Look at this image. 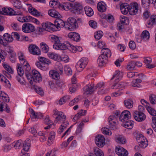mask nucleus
<instances>
[{
	"label": "nucleus",
	"instance_id": "f257e3e1",
	"mask_svg": "<svg viewBox=\"0 0 156 156\" xmlns=\"http://www.w3.org/2000/svg\"><path fill=\"white\" fill-rule=\"evenodd\" d=\"M13 15H17L16 17L17 20L22 23L30 22L33 23L38 25L40 24V22L37 19L30 16H24L22 14V12L20 11L15 12V13Z\"/></svg>",
	"mask_w": 156,
	"mask_h": 156
},
{
	"label": "nucleus",
	"instance_id": "f03ea898",
	"mask_svg": "<svg viewBox=\"0 0 156 156\" xmlns=\"http://www.w3.org/2000/svg\"><path fill=\"white\" fill-rule=\"evenodd\" d=\"M51 41L54 43L53 45L54 49L58 50H62L66 47L65 44L62 43L60 41L59 38L56 35H52L51 37Z\"/></svg>",
	"mask_w": 156,
	"mask_h": 156
},
{
	"label": "nucleus",
	"instance_id": "7ed1b4c3",
	"mask_svg": "<svg viewBox=\"0 0 156 156\" xmlns=\"http://www.w3.org/2000/svg\"><path fill=\"white\" fill-rule=\"evenodd\" d=\"M18 57L20 63L23 65L24 69L27 71H29L30 69V67L26 60L24 54L22 52L20 51L18 53Z\"/></svg>",
	"mask_w": 156,
	"mask_h": 156
},
{
	"label": "nucleus",
	"instance_id": "20e7f679",
	"mask_svg": "<svg viewBox=\"0 0 156 156\" xmlns=\"http://www.w3.org/2000/svg\"><path fill=\"white\" fill-rule=\"evenodd\" d=\"M83 11V6L81 3L75 2L72 4L71 12L73 13L80 14Z\"/></svg>",
	"mask_w": 156,
	"mask_h": 156
},
{
	"label": "nucleus",
	"instance_id": "39448f33",
	"mask_svg": "<svg viewBox=\"0 0 156 156\" xmlns=\"http://www.w3.org/2000/svg\"><path fill=\"white\" fill-rule=\"evenodd\" d=\"M66 29L71 31L78 27V25L76 20L73 17L69 18L68 19V22L66 23Z\"/></svg>",
	"mask_w": 156,
	"mask_h": 156
},
{
	"label": "nucleus",
	"instance_id": "423d86ee",
	"mask_svg": "<svg viewBox=\"0 0 156 156\" xmlns=\"http://www.w3.org/2000/svg\"><path fill=\"white\" fill-rule=\"evenodd\" d=\"M94 85V83L91 82L84 87L83 94L85 96L91 94L96 90Z\"/></svg>",
	"mask_w": 156,
	"mask_h": 156
},
{
	"label": "nucleus",
	"instance_id": "0eeeda50",
	"mask_svg": "<svg viewBox=\"0 0 156 156\" xmlns=\"http://www.w3.org/2000/svg\"><path fill=\"white\" fill-rule=\"evenodd\" d=\"M88 62V58L86 57H83L78 62L76 67L78 69V71H81L86 67Z\"/></svg>",
	"mask_w": 156,
	"mask_h": 156
},
{
	"label": "nucleus",
	"instance_id": "6e6552de",
	"mask_svg": "<svg viewBox=\"0 0 156 156\" xmlns=\"http://www.w3.org/2000/svg\"><path fill=\"white\" fill-rule=\"evenodd\" d=\"M129 13L133 15H136L139 10V5L136 2L131 3L129 5Z\"/></svg>",
	"mask_w": 156,
	"mask_h": 156
},
{
	"label": "nucleus",
	"instance_id": "1a4fd4ad",
	"mask_svg": "<svg viewBox=\"0 0 156 156\" xmlns=\"http://www.w3.org/2000/svg\"><path fill=\"white\" fill-rule=\"evenodd\" d=\"M42 27L47 31H56V27L54 24L50 22H47L45 23H43L42 24Z\"/></svg>",
	"mask_w": 156,
	"mask_h": 156
},
{
	"label": "nucleus",
	"instance_id": "9d476101",
	"mask_svg": "<svg viewBox=\"0 0 156 156\" xmlns=\"http://www.w3.org/2000/svg\"><path fill=\"white\" fill-rule=\"evenodd\" d=\"M105 141V138L103 135H99L96 137L95 142L99 147H102L104 146Z\"/></svg>",
	"mask_w": 156,
	"mask_h": 156
},
{
	"label": "nucleus",
	"instance_id": "9b49d317",
	"mask_svg": "<svg viewBox=\"0 0 156 156\" xmlns=\"http://www.w3.org/2000/svg\"><path fill=\"white\" fill-rule=\"evenodd\" d=\"M35 30L34 27L29 23H25L23 24L22 30L24 33H29L34 31Z\"/></svg>",
	"mask_w": 156,
	"mask_h": 156
},
{
	"label": "nucleus",
	"instance_id": "f8f14e48",
	"mask_svg": "<svg viewBox=\"0 0 156 156\" xmlns=\"http://www.w3.org/2000/svg\"><path fill=\"white\" fill-rule=\"evenodd\" d=\"M28 49L30 52L33 55H39L40 54V50L39 47L35 44L30 45L29 46Z\"/></svg>",
	"mask_w": 156,
	"mask_h": 156
},
{
	"label": "nucleus",
	"instance_id": "ddd939ff",
	"mask_svg": "<svg viewBox=\"0 0 156 156\" xmlns=\"http://www.w3.org/2000/svg\"><path fill=\"white\" fill-rule=\"evenodd\" d=\"M134 118L138 122H142L146 119V116L143 112L136 111L133 113Z\"/></svg>",
	"mask_w": 156,
	"mask_h": 156
},
{
	"label": "nucleus",
	"instance_id": "4468645a",
	"mask_svg": "<svg viewBox=\"0 0 156 156\" xmlns=\"http://www.w3.org/2000/svg\"><path fill=\"white\" fill-rule=\"evenodd\" d=\"M110 128L112 129L116 128L117 123V117H115L114 115H111L108 119Z\"/></svg>",
	"mask_w": 156,
	"mask_h": 156
},
{
	"label": "nucleus",
	"instance_id": "2eb2a0df",
	"mask_svg": "<svg viewBox=\"0 0 156 156\" xmlns=\"http://www.w3.org/2000/svg\"><path fill=\"white\" fill-rule=\"evenodd\" d=\"M116 153L119 156H127L128 152L123 147L118 146L115 148Z\"/></svg>",
	"mask_w": 156,
	"mask_h": 156
},
{
	"label": "nucleus",
	"instance_id": "dca6fc26",
	"mask_svg": "<svg viewBox=\"0 0 156 156\" xmlns=\"http://www.w3.org/2000/svg\"><path fill=\"white\" fill-rule=\"evenodd\" d=\"M131 116L130 112L128 110H125L123 111L121 114L119 119L122 122H125L129 119Z\"/></svg>",
	"mask_w": 156,
	"mask_h": 156
},
{
	"label": "nucleus",
	"instance_id": "f3484780",
	"mask_svg": "<svg viewBox=\"0 0 156 156\" xmlns=\"http://www.w3.org/2000/svg\"><path fill=\"white\" fill-rule=\"evenodd\" d=\"M137 140H140V146L143 148L146 147L148 145V142L146 138L143 137L141 135H137L136 138Z\"/></svg>",
	"mask_w": 156,
	"mask_h": 156
},
{
	"label": "nucleus",
	"instance_id": "a211bd4d",
	"mask_svg": "<svg viewBox=\"0 0 156 156\" xmlns=\"http://www.w3.org/2000/svg\"><path fill=\"white\" fill-rule=\"evenodd\" d=\"M66 23L65 22L61 19H57L55 21V25L56 27V31L59 30L60 27H64L66 28Z\"/></svg>",
	"mask_w": 156,
	"mask_h": 156
},
{
	"label": "nucleus",
	"instance_id": "6ab92c4d",
	"mask_svg": "<svg viewBox=\"0 0 156 156\" xmlns=\"http://www.w3.org/2000/svg\"><path fill=\"white\" fill-rule=\"evenodd\" d=\"M33 75L34 82L39 83L41 81L42 78L39 72L36 70H33L32 73Z\"/></svg>",
	"mask_w": 156,
	"mask_h": 156
},
{
	"label": "nucleus",
	"instance_id": "aec40b11",
	"mask_svg": "<svg viewBox=\"0 0 156 156\" xmlns=\"http://www.w3.org/2000/svg\"><path fill=\"white\" fill-rule=\"evenodd\" d=\"M15 11L11 8L5 7H3L1 14L4 15H8L10 16L13 15Z\"/></svg>",
	"mask_w": 156,
	"mask_h": 156
},
{
	"label": "nucleus",
	"instance_id": "412c9836",
	"mask_svg": "<svg viewBox=\"0 0 156 156\" xmlns=\"http://www.w3.org/2000/svg\"><path fill=\"white\" fill-rule=\"evenodd\" d=\"M106 56L101 55L98 57L97 60V62L100 66H103L105 65L108 60Z\"/></svg>",
	"mask_w": 156,
	"mask_h": 156
},
{
	"label": "nucleus",
	"instance_id": "4be33fe9",
	"mask_svg": "<svg viewBox=\"0 0 156 156\" xmlns=\"http://www.w3.org/2000/svg\"><path fill=\"white\" fill-rule=\"evenodd\" d=\"M144 62L146 65V68L151 69L155 67V65L154 64H151L152 62V59L149 57H144Z\"/></svg>",
	"mask_w": 156,
	"mask_h": 156
},
{
	"label": "nucleus",
	"instance_id": "5701e85b",
	"mask_svg": "<svg viewBox=\"0 0 156 156\" xmlns=\"http://www.w3.org/2000/svg\"><path fill=\"white\" fill-rule=\"evenodd\" d=\"M129 5L126 3H124L120 5V9L122 13L124 14H126L129 12Z\"/></svg>",
	"mask_w": 156,
	"mask_h": 156
},
{
	"label": "nucleus",
	"instance_id": "b1692460",
	"mask_svg": "<svg viewBox=\"0 0 156 156\" xmlns=\"http://www.w3.org/2000/svg\"><path fill=\"white\" fill-rule=\"evenodd\" d=\"M156 24V16L152 15L149 21L147 22L146 26L148 28L152 27L153 26Z\"/></svg>",
	"mask_w": 156,
	"mask_h": 156
},
{
	"label": "nucleus",
	"instance_id": "393cba45",
	"mask_svg": "<svg viewBox=\"0 0 156 156\" xmlns=\"http://www.w3.org/2000/svg\"><path fill=\"white\" fill-rule=\"evenodd\" d=\"M61 114L58 115L55 118L53 125H55L56 123H60L61 122L63 121L66 119V116L63 112H61Z\"/></svg>",
	"mask_w": 156,
	"mask_h": 156
},
{
	"label": "nucleus",
	"instance_id": "a878e982",
	"mask_svg": "<svg viewBox=\"0 0 156 156\" xmlns=\"http://www.w3.org/2000/svg\"><path fill=\"white\" fill-rule=\"evenodd\" d=\"M68 37L69 38L76 41H80V35L78 33L75 32H71L68 34Z\"/></svg>",
	"mask_w": 156,
	"mask_h": 156
},
{
	"label": "nucleus",
	"instance_id": "bb28decb",
	"mask_svg": "<svg viewBox=\"0 0 156 156\" xmlns=\"http://www.w3.org/2000/svg\"><path fill=\"white\" fill-rule=\"evenodd\" d=\"M126 84L124 83L120 82L115 83L112 86V88L113 89H118L119 91L122 90L125 86Z\"/></svg>",
	"mask_w": 156,
	"mask_h": 156
},
{
	"label": "nucleus",
	"instance_id": "cd10ccee",
	"mask_svg": "<svg viewBox=\"0 0 156 156\" xmlns=\"http://www.w3.org/2000/svg\"><path fill=\"white\" fill-rule=\"evenodd\" d=\"M61 8L63 9L64 10L68 11L70 10L71 12L72 4L69 2L64 3L60 5Z\"/></svg>",
	"mask_w": 156,
	"mask_h": 156
},
{
	"label": "nucleus",
	"instance_id": "c85d7f7f",
	"mask_svg": "<svg viewBox=\"0 0 156 156\" xmlns=\"http://www.w3.org/2000/svg\"><path fill=\"white\" fill-rule=\"evenodd\" d=\"M16 68L18 75L20 76H23L24 73V71L27 72L29 71L24 70L23 67H22V66L20 63L17 64Z\"/></svg>",
	"mask_w": 156,
	"mask_h": 156
},
{
	"label": "nucleus",
	"instance_id": "c756f323",
	"mask_svg": "<svg viewBox=\"0 0 156 156\" xmlns=\"http://www.w3.org/2000/svg\"><path fill=\"white\" fill-rule=\"evenodd\" d=\"M142 80L139 79H136L133 80L131 83L130 86L133 87H140L141 86L140 83L141 82Z\"/></svg>",
	"mask_w": 156,
	"mask_h": 156
},
{
	"label": "nucleus",
	"instance_id": "7c9ffc66",
	"mask_svg": "<svg viewBox=\"0 0 156 156\" xmlns=\"http://www.w3.org/2000/svg\"><path fill=\"white\" fill-rule=\"evenodd\" d=\"M60 74L56 70H51L49 72L50 76L53 79L55 80H57L59 79Z\"/></svg>",
	"mask_w": 156,
	"mask_h": 156
},
{
	"label": "nucleus",
	"instance_id": "2f4dec72",
	"mask_svg": "<svg viewBox=\"0 0 156 156\" xmlns=\"http://www.w3.org/2000/svg\"><path fill=\"white\" fill-rule=\"evenodd\" d=\"M134 122L131 120H128L123 122V125L124 127L128 129H132L133 126Z\"/></svg>",
	"mask_w": 156,
	"mask_h": 156
},
{
	"label": "nucleus",
	"instance_id": "473e14b6",
	"mask_svg": "<svg viewBox=\"0 0 156 156\" xmlns=\"http://www.w3.org/2000/svg\"><path fill=\"white\" fill-rule=\"evenodd\" d=\"M101 55L104 56H106L108 58L111 55V52L110 50L108 48H103L101 51Z\"/></svg>",
	"mask_w": 156,
	"mask_h": 156
},
{
	"label": "nucleus",
	"instance_id": "72a5a7b5",
	"mask_svg": "<svg viewBox=\"0 0 156 156\" xmlns=\"http://www.w3.org/2000/svg\"><path fill=\"white\" fill-rule=\"evenodd\" d=\"M29 110L31 113V119L33 120V121H34V120H33L34 119H38L39 118L41 115L40 113L35 112L32 109H30Z\"/></svg>",
	"mask_w": 156,
	"mask_h": 156
},
{
	"label": "nucleus",
	"instance_id": "f704fd0d",
	"mask_svg": "<svg viewBox=\"0 0 156 156\" xmlns=\"http://www.w3.org/2000/svg\"><path fill=\"white\" fill-rule=\"evenodd\" d=\"M65 45L66 47L63 50H66L67 49H69L71 52L73 53H75L76 51L77 48L76 47H75L73 45H72L69 42H67L66 44H65Z\"/></svg>",
	"mask_w": 156,
	"mask_h": 156
},
{
	"label": "nucleus",
	"instance_id": "c9c22d12",
	"mask_svg": "<svg viewBox=\"0 0 156 156\" xmlns=\"http://www.w3.org/2000/svg\"><path fill=\"white\" fill-rule=\"evenodd\" d=\"M85 12L86 15L89 17L92 16L94 14V12L93 9L90 7L87 6L84 8Z\"/></svg>",
	"mask_w": 156,
	"mask_h": 156
},
{
	"label": "nucleus",
	"instance_id": "e433bc0d",
	"mask_svg": "<svg viewBox=\"0 0 156 156\" xmlns=\"http://www.w3.org/2000/svg\"><path fill=\"white\" fill-rule=\"evenodd\" d=\"M3 38L4 41L8 43L11 42L13 40L12 34L10 35L8 33L5 34L3 35Z\"/></svg>",
	"mask_w": 156,
	"mask_h": 156
},
{
	"label": "nucleus",
	"instance_id": "4c0bfd02",
	"mask_svg": "<svg viewBox=\"0 0 156 156\" xmlns=\"http://www.w3.org/2000/svg\"><path fill=\"white\" fill-rule=\"evenodd\" d=\"M125 106L128 109L132 108L133 105V101L129 99L125 100L123 102Z\"/></svg>",
	"mask_w": 156,
	"mask_h": 156
},
{
	"label": "nucleus",
	"instance_id": "58836bf2",
	"mask_svg": "<svg viewBox=\"0 0 156 156\" xmlns=\"http://www.w3.org/2000/svg\"><path fill=\"white\" fill-rule=\"evenodd\" d=\"M30 141L29 140H25L23 145V149L21 151V152H23V151L27 152L29 151V148L30 147Z\"/></svg>",
	"mask_w": 156,
	"mask_h": 156
},
{
	"label": "nucleus",
	"instance_id": "ea45409f",
	"mask_svg": "<svg viewBox=\"0 0 156 156\" xmlns=\"http://www.w3.org/2000/svg\"><path fill=\"white\" fill-rule=\"evenodd\" d=\"M40 48L42 51L44 53H47L49 50V48L45 43L42 42L40 44Z\"/></svg>",
	"mask_w": 156,
	"mask_h": 156
},
{
	"label": "nucleus",
	"instance_id": "a19ab883",
	"mask_svg": "<svg viewBox=\"0 0 156 156\" xmlns=\"http://www.w3.org/2000/svg\"><path fill=\"white\" fill-rule=\"evenodd\" d=\"M55 134L54 132H51L50 133V136L48 137V144L50 145L53 142L55 137Z\"/></svg>",
	"mask_w": 156,
	"mask_h": 156
},
{
	"label": "nucleus",
	"instance_id": "79ce46f5",
	"mask_svg": "<svg viewBox=\"0 0 156 156\" xmlns=\"http://www.w3.org/2000/svg\"><path fill=\"white\" fill-rule=\"evenodd\" d=\"M116 141L121 144H125L126 143V140L124 137L121 135H118L115 137Z\"/></svg>",
	"mask_w": 156,
	"mask_h": 156
},
{
	"label": "nucleus",
	"instance_id": "37998d69",
	"mask_svg": "<svg viewBox=\"0 0 156 156\" xmlns=\"http://www.w3.org/2000/svg\"><path fill=\"white\" fill-rule=\"evenodd\" d=\"M2 65L4 69L7 72L11 74H13L14 73L13 70L8 64L5 62H3Z\"/></svg>",
	"mask_w": 156,
	"mask_h": 156
},
{
	"label": "nucleus",
	"instance_id": "c03bdc74",
	"mask_svg": "<svg viewBox=\"0 0 156 156\" xmlns=\"http://www.w3.org/2000/svg\"><path fill=\"white\" fill-rule=\"evenodd\" d=\"M141 38L144 41H147L150 38V34L147 30L144 31L141 34Z\"/></svg>",
	"mask_w": 156,
	"mask_h": 156
},
{
	"label": "nucleus",
	"instance_id": "a18cd8bd",
	"mask_svg": "<svg viewBox=\"0 0 156 156\" xmlns=\"http://www.w3.org/2000/svg\"><path fill=\"white\" fill-rule=\"evenodd\" d=\"M55 69L56 71L60 75L63 74V66L60 63H58L55 65Z\"/></svg>",
	"mask_w": 156,
	"mask_h": 156
},
{
	"label": "nucleus",
	"instance_id": "49530a36",
	"mask_svg": "<svg viewBox=\"0 0 156 156\" xmlns=\"http://www.w3.org/2000/svg\"><path fill=\"white\" fill-rule=\"evenodd\" d=\"M28 11L31 14L35 16H39L40 15V13L36 9L32 7L28 8Z\"/></svg>",
	"mask_w": 156,
	"mask_h": 156
},
{
	"label": "nucleus",
	"instance_id": "de8ad7c7",
	"mask_svg": "<svg viewBox=\"0 0 156 156\" xmlns=\"http://www.w3.org/2000/svg\"><path fill=\"white\" fill-rule=\"evenodd\" d=\"M48 14L51 16L56 18H58L59 17V13L56 11L54 9H50L48 11Z\"/></svg>",
	"mask_w": 156,
	"mask_h": 156
},
{
	"label": "nucleus",
	"instance_id": "09e8293b",
	"mask_svg": "<svg viewBox=\"0 0 156 156\" xmlns=\"http://www.w3.org/2000/svg\"><path fill=\"white\" fill-rule=\"evenodd\" d=\"M98 10L101 12H104L105 11L106 7L105 5V3L102 2H99L97 6Z\"/></svg>",
	"mask_w": 156,
	"mask_h": 156
},
{
	"label": "nucleus",
	"instance_id": "8fccbe9b",
	"mask_svg": "<svg viewBox=\"0 0 156 156\" xmlns=\"http://www.w3.org/2000/svg\"><path fill=\"white\" fill-rule=\"evenodd\" d=\"M94 153L96 156H104L103 152L100 149L97 147L94 149Z\"/></svg>",
	"mask_w": 156,
	"mask_h": 156
},
{
	"label": "nucleus",
	"instance_id": "3c124183",
	"mask_svg": "<svg viewBox=\"0 0 156 156\" xmlns=\"http://www.w3.org/2000/svg\"><path fill=\"white\" fill-rule=\"evenodd\" d=\"M123 76V73L119 70L116 71L113 76V77H115L117 80L121 79Z\"/></svg>",
	"mask_w": 156,
	"mask_h": 156
},
{
	"label": "nucleus",
	"instance_id": "603ef678",
	"mask_svg": "<svg viewBox=\"0 0 156 156\" xmlns=\"http://www.w3.org/2000/svg\"><path fill=\"white\" fill-rule=\"evenodd\" d=\"M70 97L69 96H66L63 97L60 99L58 101V103L60 105H62L64 104L66 101L69 100Z\"/></svg>",
	"mask_w": 156,
	"mask_h": 156
},
{
	"label": "nucleus",
	"instance_id": "864d4df0",
	"mask_svg": "<svg viewBox=\"0 0 156 156\" xmlns=\"http://www.w3.org/2000/svg\"><path fill=\"white\" fill-rule=\"evenodd\" d=\"M48 57L54 60H56L58 59V58L59 57V56L58 54L51 52H49L48 54Z\"/></svg>",
	"mask_w": 156,
	"mask_h": 156
},
{
	"label": "nucleus",
	"instance_id": "5fc2aeb1",
	"mask_svg": "<svg viewBox=\"0 0 156 156\" xmlns=\"http://www.w3.org/2000/svg\"><path fill=\"white\" fill-rule=\"evenodd\" d=\"M146 108L148 112L151 115L153 116H156V111L154 109L147 105H146Z\"/></svg>",
	"mask_w": 156,
	"mask_h": 156
},
{
	"label": "nucleus",
	"instance_id": "6e6d98bb",
	"mask_svg": "<svg viewBox=\"0 0 156 156\" xmlns=\"http://www.w3.org/2000/svg\"><path fill=\"white\" fill-rule=\"evenodd\" d=\"M38 59L41 62L44 64L49 65L51 63V62L50 60L44 57H38Z\"/></svg>",
	"mask_w": 156,
	"mask_h": 156
},
{
	"label": "nucleus",
	"instance_id": "4d7b16f0",
	"mask_svg": "<svg viewBox=\"0 0 156 156\" xmlns=\"http://www.w3.org/2000/svg\"><path fill=\"white\" fill-rule=\"evenodd\" d=\"M64 71L65 74L68 76L71 75L72 74V70L68 66H64Z\"/></svg>",
	"mask_w": 156,
	"mask_h": 156
},
{
	"label": "nucleus",
	"instance_id": "13d9d810",
	"mask_svg": "<svg viewBox=\"0 0 156 156\" xmlns=\"http://www.w3.org/2000/svg\"><path fill=\"white\" fill-rule=\"evenodd\" d=\"M101 131L102 133L105 135L110 136L112 134V133L110 130L107 128H102L101 129Z\"/></svg>",
	"mask_w": 156,
	"mask_h": 156
},
{
	"label": "nucleus",
	"instance_id": "bf43d9fd",
	"mask_svg": "<svg viewBox=\"0 0 156 156\" xmlns=\"http://www.w3.org/2000/svg\"><path fill=\"white\" fill-rule=\"evenodd\" d=\"M103 35V32L101 31H98L96 32L94 34V37L97 40L100 39Z\"/></svg>",
	"mask_w": 156,
	"mask_h": 156
},
{
	"label": "nucleus",
	"instance_id": "052dcab7",
	"mask_svg": "<svg viewBox=\"0 0 156 156\" xmlns=\"http://www.w3.org/2000/svg\"><path fill=\"white\" fill-rule=\"evenodd\" d=\"M135 62H129L127 66V68L129 70H133L135 68Z\"/></svg>",
	"mask_w": 156,
	"mask_h": 156
},
{
	"label": "nucleus",
	"instance_id": "680f3d73",
	"mask_svg": "<svg viewBox=\"0 0 156 156\" xmlns=\"http://www.w3.org/2000/svg\"><path fill=\"white\" fill-rule=\"evenodd\" d=\"M12 148L11 144H5L3 145L2 150L3 152H7L11 150Z\"/></svg>",
	"mask_w": 156,
	"mask_h": 156
},
{
	"label": "nucleus",
	"instance_id": "e2e57ef3",
	"mask_svg": "<svg viewBox=\"0 0 156 156\" xmlns=\"http://www.w3.org/2000/svg\"><path fill=\"white\" fill-rule=\"evenodd\" d=\"M35 91L38 94L42 96L44 95V92L43 89L41 87L36 86L34 89Z\"/></svg>",
	"mask_w": 156,
	"mask_h": 156
},
{
	"label": "nucleus",
	"instance_id": "0e129e2a",
	"mask_svg": "<svg viewBox=\"0 0 156 156\" xmlns=\"http://www.w3.org/2000/svg\"><path fill=\"white\" fill-rule=\"evenodd\" d=\"M22 140H19L15 142L13 145L15 149H17L22 146Z\"/></svg>",
	"mask_w": 156,
	"mask_h": 156
},
{
	"label": "nucleus",
	"instance_id": "69168bd1",
	"mask_svg": "<svg viewBox=\"0 0 156 156\" xmlns=\"http://www.w3.org/2000/svg\"><path fill=\"white\" fill-rule=\"evenodd\" d=\"M26 76L30 84H32L34 83V79L33 75L30 73H27Z\"/></svg>",
	"mask_w": 156,
	"mask_h": 156
},
{
	"label": "nucleus",
	"instance_id": "338daca9",
	"mask_svg": "<svg viewBox=\"0 0 156 156\" xmlns=\"http://www.w3.org/2000/svg\"><path fill=\"white\" fill-rule=\"evenodd\" d=\"M17 80L20 84L25 85L26 84V82L24 80L22 76H17L16 77Z\"/></svg>",
	"mask_w": 156,
	"mask_h": 156
},
{
	"label": "nucleus",
	"instance_id": "774afa93",
	"mask_svg": "<svg viewBox=\"0 0 156 156\" xmlns=\"http://www.w3.org/2000/svg\"><path fill=\"white\" fill-rule=\"evenodd\" d=\"M150 102L152 104L156 103V96L154 94H151L149 96Z\"/></svg>",
	"mask_w": 156,
	"mask_h": 156
}]
</instances>
